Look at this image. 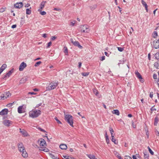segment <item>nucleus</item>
<instances>
[{
    "instance_id": "nucleus-1",
    "label": "nucleus",
    "mask_w": 159,
    "mask_h": 159,
    "mask_svg": "<svg viewBox=\"0 0 159 159\" xmlns=\"http://www.w3.org/2000/svg\"><path fill=\"white\" fill-rule=\"evenodd\" d=\"M41 114V111L39 110H32L29 112L30 116L33 118H36Z\"/></svg>"
},
{
    "instance_id": "nucleus-2",
    "label": "nucleus",
    "mask_w": 159,
    "mask_h": 159,
    "mask_svg": "<svg viewBox=\"0 0 159 159\" xmlns=\"http://www.w3.org/2000/svg\"><path fill=\"white\" fill-rule=\"evenodd\" d=\"M65 117L66 120L68 123H69L71 126L73 127L72 116L70 115L66 114L65 115Z\"/></svg>"
},
{
    "instance_id": "nucleus-3",
    "label": "nucleus",
    "mask_w": 159,
    "mask_h": 159,
    "mask_svg": "<svg viewBox=\"0 0 159 159\" xmlns=\"http://www.w3.org/2000/svg\"><path fill=\"white\" fill-rule=\"evenodd\" d=\"M58 83L56 81H53L50 83L48 86L47 87V90H50L55 89L58 85Z\"/></svg>"
},
{
    "instance_id": "nucleus-4",
    "label": "nucleus",
    "mask_w": 159,
    "mask_h": 159,
    "mask_svg": "<svg viewBox=\"0 0 159 159\" xmlns=\"http://www.w3.org/2000/svg\"><path fill=\"white\" fill-rule=\"evenodd\" d=\"M89 26L87 25H84L81 27V32L82 33H88L89 31Z\"/></svg>"
},
{
    "instance_id": "nucleus-5",
    "label": "nucleus",
    "mask_w": 159,
    "mask_h": 159,
    "mask_svg": "<svg viewBox=\"0 0 159 159\" xmlns=\"http://www.w3.org/2000/svg\"><path fill=\"white\" fill-rule=\"evenodd\" d=\"M25 109L26 106L25 105H23L20 106L17 108L18 112L19 113H24L25 112Z\"/></svg>"
},
{
    "instance_id": "nucleus-6",
    "label": "nucleus",
    "mask_w": 159,
    "mask_h": 159,
    "mask_svg": "<svg viewBox=\"0 0 159 159\" xmlns=\"http://www.w3.org/2000/svg\"><path fill=\"white\" fill-rule=\"evenodd\" d=\"M13 122L10 120L5 119L2 122L3 124L5 126L9 127L13 124Z\"/></svg>"
},
{
    "instance_id": "nucleus-7",
    "label": "nucleus",
    "mask_w": 159,
    "mask_h": 159,
    "mask_svg": "<svg viewBox=\"0 0 159 159\" xmlns=\"http://www.w3.org/2000/svg\"><path fill=\"white\" fill-rule=\"evenodd\" d=\"M71 42L73 44L76 46L78 47L80 49H82L83 48L82 46H81L80 44V43L77 41H74L72 39H70Z\"/></svg>"
},
{
    "instance_id": "nucleus-8",
    "label": "nucleus",
    "mask_w": 159,
    "mask_h": 159,
    "mask_svg": "<svg viewBox=\"0 0 159 159\" xmlns=\"http://www.w3.org/2000/svg\"><path fill=\"white\" fill-rule=\"evenodd\" d=\"M152 46L155 49H157L159 48V38L157 39L154 41Z\"/></svg>"
},
{
    "instance_id": "nucleus-9",
    "label": "nucleus",
    "mask_w": 159,
    "mask_h": 159,
    "mask_svg": "<svg viewBox=\"0 0 159 159\" xmlns=\"http://www.w3.org/2000/svg\"><path fill=\"white\" fill-rule=\"evenodd\" d=\"M135 74L137 77L139 79L140 81L141 82L143 83L144 82V80L142 78L140 74L138 72V71H135Z\"/></svg>"
},
{
    "instance_id": "nucleus-10",
    "label": "nucleus",
    "mask_w": 159,
    "mask_h": 159,
    "mask_svg": "<svg viewBox=\"0 0 159 159\" xmlns=\"http://www.w3.org/2000/svg\"><path fill=\"white\" fill-rule=\"evenodd\" d=\"M20 132L22 136L24 137H27L29 136V135L27 131L21 129H20Z\"/></svg>"
},
{
    "instance_id": "nucleus-11",
    "label": "nucleus",
    "mask_w": 159,
    "mask_h": 159,
    "mask_svg": "<svg viewBox=\"0 0 159 159\" xmlns=\"http://www.w3.org/2000/svg\"><path fill=\"white\" fill-rule=\"evenodd\" d=\"M26 66V64L24 62H22L19 67V70L20 71H22Z\"/></svg>"
},
{
    "instance_id": "nucleus-12",
    "label": "nucleus",
    "mask_w": 159,
    "mask_h": 159,
    "mask_svg": "<svg viewBox=\"0 0 159 159\" xmlns=\"http://www.w3.org/2000/svg\"><path fill=\"white\" fill-rule=\"evenodd\" d=\"M39 142L40 145L43 147H45L46 146V142L45 140L41 139L39 140Z\"/></svg>"
},
{
    "instance_id": "nucleus-13",
    "label": "nucleus",
    "mask_w": 159,
    "mask_h": 159,
    "mask_svg": "<svg viewBox=\"0 0 159 159\" xmlns=\"http://www.w3.org/2000/svg\"><path fill=\"white\" fill-rule=\"evenodd\" d=\"M8 112V110L7 109L5 108L2 110V111H0V115H7Z\"/></svg>"
},
{
    "instance_id": "nucleus-14",
    "label": "nucleus",
    "mask_w": 159,
    "mask_h": 159,
    "mask_svg": "<svg viewBox=\"0 0 159 159\" xmlns=\"http://www.w3.org/2000/svg\"><path fill=\"white\" fill-rule=\"evenodd\" d=\"M46 2V1H43L41 2L40 4V8L38 10L39 11H41L43 8Z\"/></svg>"
},
{
    "instance_id": "nucleus-15",
    "label": "nucleus",
    "mask_w": 159,
    "mask_h": 159,
    "mask_svg": "<svg viewBox=\"0 0 159 159\" xmlns=\"http://www.w3.org/2000/svg\"><path fill=\"white\" fill-rule=\"evenodd\" d=\"M23 6V4L22 2H20L19 3H17L14 5V7L15 8H20L21 7Z\"/></svg>"
},
{
    "instance_id": "nucleus-16",
    "label": "nucleus",
    "mask_w": 159,
    "mask_h": 159,
    "mask_svg": "<svg viewBox=\"0 0 159 159\" xmlns=\"http://www.w3.org/2000/svg\"><path fill=\"white\" fill-rule=\"evenodd\" d=\"M18 148L20 152L23 150V149H25L22 143H20L18 144Z\"/></svg>"
},
{
    "instance_id": "nucleus-17",
    "label": "nucleus",
    "mask_w": 159,
    "mask_h": 159,
    "mask_svg": "<svg viewBox=\"0 0 159 159\" xmlns=\"http://www.w3.org/2000/svg\"><path fill=\"white\" fill-rule=\"evenodd\" d=\"M21 152H22V155L24 157H28V154L25 149H23V150L21 151Z\"/></svg>"
},
{
    "instance_id": "nucleus-18",
    "label": "nucleus",
    "mask_w": 159,
    "mask_h": 159,
    "mask_svg": "<svg viewBox=\"0 0 159 159\" xmlns=\"http://www.w3.org/2000/svg\"><path fill=\"white\" fill-rule=\"evenodd\" d=\"M93 92L99 98H100L101 97V95L99 94V92L97 89H93Z\"/></svg>"
},
{
    "instance_id": "nucleus-19",
    "label": "nucleus",
    "mask_w": 159,
    "mask_h": 159,
    "mask_svg": "<svg viewBox=\"0 0 159 159\" xmlns=\"http://www.w3.org/2000/svg\"><path fill=\"white\" fill-rule=\"evenodd\" d=\"M27 81V77H25L22 78L20 81V84H23L25 83Z\"/></svg>"
},
{
    "instance_id": "nucleus-20",
    "label": "nucleus",
    "mask_w": 159,
    "mask_h": 159,
    "mask_svg": "<svg viewBox=\"0 0 159 159\" xmlns=\"http://www.w3.org/2000/svg\"><path fill=\"white\" fill-rule=\"evenodd\" d=\"M7 66L5 64L2 65L0 68V70L2 71L7 68Z\"/></svg>"
},
{
    "instance_id": "nucleus-21",
    "label": "nucleus",
    "mask_w": 159,
    "mask_h": 159,
    "mask_svg": "<svg viewBox=\"0 0 159 159\" xmlns=\"http://www.w3.org/2000/svg\"><path fill=\"white\" fill-rule=\"evenodd\" d=\"M3 94L5 96V97H6V99L10 97L11 95L9 92H6Z\"/></svg>"
},
{
    "instance_id": "nucleus-22",
    "label": "nucleus",
    "mask_w": 159,
    "mask_h": 159,
    "mask_svg": "<svg viewBox=\"0 0 159 159\" xmlns=\"http://www.w3.org/2000/svg\"><path fill=\"white\" fill-rule=\"evenodd\" d=\"M60 148L61 149H66L67 148V146L65 144H61L60 146Z\"/></svg>"
},
{
    "instance_id": "nucleus-23",
    "label": "nucleus",
    "mask_w": 159,
    "mask_h": 159,
    "mask_svg": "<svg viewBox=\"0 0 159 159\" xmlns=\"http://www.w3.org/2000/svg\"><path fill=\"white\" fill-rule=\"evenodd\" d=\"M112 114H116L117 116H119L120 115L119 111V110L117 109L113 110L112 111Z\"/></svg>"
},
{
    "instance_id": "nucleus-24",
    "label": "nucleus",
    "mask_w": 159,
    "mask_h": 159,
    "mask_svg": "<svg viewBox=\"0 0 159 159\" xmlns=\"http://www.w3.org/2000/svg\"><path fill=\"white\" fill-rule=\"evenodd\" d=\"M109 130L111 134V137H114L115 134H113L114 133V131L113 129L112 128L110 127Z\"/></svg>"
},
{
    "instance_id": "nucleus-25",
    "label": "nucleus",
    "mask_w": 159,
    "mask_h": 159,
    "mask_svg": "<svg viewBox=\"0 0 159 159\" xmlns=\"http://www.w3.org/2000/svg\"><path fill=\"white\" fill-rule=\"evenodd\" d=\"M141 2H142V5H143V6H144V7H145L146 10H147V11H148V8H147L148 5H147V4H146V2H144V1H143V0H141Z\"/></svg>"
},
{
    "instance_id": "nucleus-26",
    "label": "nucleus",
    "mask_w": 159,
    "mask_h": 159,
    "mask_svg": "<svg viewBox=\"0 0 159 159\" xmlns=\"http://www.w3.org/2000/svg\"><path fill=\"white\" fill-rule=\"evenodd\" d=\"M87 156L90 159H97L95 156L91 154H87Z\"/></svg>"
},
{
    "instance_id": "nucleus-27",
    "label": "nucleus",
    "mask_w": 159,
    "mask_h": 159,
    "mask_svg": "<svg viewBox=\"0 0 159 159\" xmlns=\"http://www.w3.org/2000/svg\"><path fill=\"white\" fill-rule=\"evenodd\" d=\"M159 118L157 116H156L154 119V125L156 126L159 121Z\"/></svg>"
},
{
    "instance_id": "nucleus-28",
    "label": "nucleus",
    "mask_w": 159,
    "mask_h": 159,
    "mask_svg": "<svg viewBox=\"0 0 159 159\" xmlns=\"http://www.w3.org/2000/svg\"><path fill=\"white\" fill-rule=\"evenodd\" d=\"M31 7H30V8H27L26 9V14L28 15H30L31 14Z\"/></svg>"
},
{
    "instance_id": "nucleus-29",
    "label": "nucleus",
    "mask_w": 159,
    "mask_h": 159,
    "mask_svg": "<svg viewBox=\"0 0 159 159\" xmlns=\"http://www.w3.org/2000/svg\"><path fill=\"white\" fill-rule=\"evenodd\" d=\"M13 72V70H11L8 71L6 74L7 75L8 77H9L10 75H11Z\"/></svg>"
},
{
    "instance_id": "nucleus-30",
    "label": "nucleus",
    "mask_w": 159,
    "mask_h": 159,
    "mask_svg": "<svg viewBox=\"0 0 159 159\" xmlns=\"http://www.w3.org/2000/svg\"><path fill=\"white\" fill-rule=\"evenodd\" d=\"M89 74V72H83L81 73V75L84 76H88Z\"/></svg>"
},
{
    "instance_id": "nucleus-31",
    "label": "nucleus",
    "mask_w": 159,
    "mask_h": 159,
    "mask_svg": "<svg viewBox=\"0 0 159 159\" xmlns=\"http://www.w3.org/2000/svg\"><path fill=\"white\" fill-rule=\"evenodd\" d=\"M63 157L65 159H75L74 158L71 157H69V156H63Z\"/></svg>"
},
{
    "instance_id": "nucleus-32",
    "label": "nucleus",
    "mask_w": 159,
    "mask_h": 159,
    "mask_svg": "<svg viewBox=\"0 0 159 159\" xmlns=\"http://www.w3.org/2000/svg\"><path fill=\"white\" fill-rule=\"evenodd\" d=\"M64 52L66 53V55H68V49L67 47H64Z\"/></svg>"
},
{
    "instance_id": "nucleus-33",
    "label": "nucleus",
    "mask_w": 159,
    "mask_h": 159,
    "mask_svg": "<svg viewBox=\"0 0 159 159\" xmlns=\"http://www.w3.org/2000/svg\"><path fill=\"white\" fill-rule=\"evenodd\" d=\"M153 37L156 38L157 36V32L154 31L152 34Z\"/></svg>"
},
{
    "instance_id": "nucleus-34",
    "label": "nucleus",
    "mask_w": 159,
    "mask_h": 159,
    "mask_svg": "<svg viewBox=\"0 0 159 159\" xmlns=\"http://www.w3.org/2000/svg\"><path fill=\"white\" fill-rule=\"evenodd\" d=\"M144 159H148L149 154H145L144 153Z\"/></svg>"
},
{
    "instance_id": "nucleus-35",
    "label": "nucleus",
    "mask_w": 159,
    "mask_h": 159,
    "mask_svg": "<svg viewBox=\"0 0 159 159\" xmlns=\"http://www.w3.org/2000/svg\"><path fill=\"white\" fill-rule=\"evenodd\" d=\"M154 66L157 69L159 68V64L157 62H155L154 63Z\"/></svg>"
},
{
    "instance_id": "nucleus-36",
    "label": "nucleus",
    "mask_w": 159,
    "mask_h": 159,
    "mask_svg": "<svg viewBox=\"0 0 159 159\" xmlns=\"http://www.w3.org/2000/svg\"><path fill=\"white\" fill-rule=\"evenodd\" d=\"M50 156L53 159H57V157H56L54 155H53L52 154H50Z\"/></svg>"
},
{
    "instance_id": "nucleus-37",
    "label": "nucleus",
    "mask_w": 159,
    "mask_h": 159,
    "mask_svg": "<svg viewBox=\"0 0 159 159\" xmlns=\"http://www.w3.org/2000/svg\"><path fill=\"white\" fill-rule=\"evenodd\" d=\"M0 97H1V100H3L6 99V97H5V96L3 94L0 95Z\"/></svg>"
},
{
    "instance_id": "nucleus-38",
    "label": "nucleus",
    "mask_w": 159,
    "mask_h": 159,
    "mask_svg": "<svg viewBox=\"0 0 159 159\" xmlns=\"http://www.w3.org/2000/svg\"><path fill=\"white\" fill-rule=\"evenodd\" d=\"M155 58L157 59H159V53H156L155 55Z\"/></svg>"
},
{
    "instance_id": "nucleus-39",
    "label": "nucleus",
    "mask_w": 159,
    "mask_h": 159,
    "mask_svg": "<svg viewBox=\"0 0 159 159\" xmlns=\"http://www.w3.org/2000/svg\"><path fill=\"white\" fill-rule=\"evenodd\" d=\"M117 48L118 50L120 52H122L124 50V48H123L117 47Z\"/></svg>"
},
{
    "instance_id": "nucleus-40",
    "label": "nucleus",
    "mask_w": 159,
    "mask_h": 159,
    "mask_svg": "<svg viewBox=\"0 0 159 159\" xmlns=\"http://www.w3.org/2000/svg\"><path fill=\"white\" fill-rule=\"evenodd\" d=\"M41 63V61H38V62H37L34 65V66L36 67L38 66L39 65H40Z\"/></svg>"
},
{
    "instance_id": "nucleus-41",
    "label": "nucleus",
    "mask_w": 159,
    "mask_h": 159,
    "mask_svg": "<svg viewBox=\"0 0 159 159\" xmlns=\"http://www.w3.org/2000/svg\"><path fill=\"white\" fill-rule=\"evenodd\" d=\"M148 151L150 154L152 155H153L154 154V152H153L152 151V150L149 147H148Z\"/></svg>"
},
{
    "instance_id": "nucleus-42",
    "label": "nucleus",
    "mask_w": 159,
    "mask_h": 159,
    "mask_svg": "<svg viewBox=\"0 0 159 159\" xmlns=\"http://www.w3.org/2000/svg\"><path fill=\"white\" fill-rule=\"evenodd\" d=\"M76 21L75 20H73V21H72L70 22V25L71 26H74V25L75 24Z\"/></svg>"
},
{
    "instance_id": "nucleus-43",
    "label": "nucleus",
    "mask_w": 159,
    "mask_h": 159,
    "mask_svg": "<svg viewBox=\"0 0 159 159\" xmlns=\"http://www.w3.org/2000/svg\"><path fill=\"white\" fill-rule=\"evenodd\" d=\"M154 106L152 107L150 109V110H151V111H152V112L153 111H156L157 110V109L155 108L154 107ZM151 113H152V112H151Z\"/></svg>"
},
{
    "instance_id": "nucleus-44",
    "label": "nucleus",
    "mask_w": 159,
    "mask_h": 159,
    "mask_svg": "<svg viewBox=\"0 0 159 159\" xmlns=\"http://www.w3.org/2000/svg\"><path fill=\"white\" fill-rule=\"evenodd\" d=\"M54 119L58 124H61V122L57 118V117H55Z\"/></svg>"
},
{
    "instance_id": "nucleus-45",
    "label": "nucleus",
    "mask_w": 159,
    "mask_h": 159,
    "mask_svg": "<svg viewBox=\"0 0 159 159\" xmlns=\"http://www.w3.org/2000/svg\"><path fill=\"white\" fill-rule=\"evenodd\" d=\"M14 102L12 103H10L7 104V106L8 107H11L14 104Z\"/></svg>"
},
{
    "instance_id": "nucleus-46",
    "label": "nucleus",
    "mask_w": 159,
    "mask_h": 159,
    "mask_svg": "<svg viewBox=\"0 0 159 159\" xmlns=\"http://www.w3.org/2000/svg\"><path fill=\"white\" fill-rule=\"evenodd\" d=\"M114 137H112L111 141L114 143L115 144H117V143H116V139H114Z\"/></svg>"
},
{
    "instance_id": "nucleus-47",
    "label": "nucleus",
    "mask_w": 159,
    "mask_h": 159,
    "mask_svg": "<svg viewBox=\"0 0 159 159\" xmlns=\"http://www.w3.org/2000/svg\"><path fill=\"white\" fill-rule=\"evenodd\" d=\"M106 140L107 143H108L109 142V140L108 136H106Z\"/></svg>"
},
{
    "instance_id": "nucleus-48",
    "label": "nucleus",
    "mask_w": 159,
    "mask_h": 159,
    "mask_svg": "<svg viewBox=\"0 0 159 159\" xmlns=\"http://www.w3.org/2000/svg\"><path fill=\"white\" fill-rule=\"evenodd\" d=\"M40 14L42 15H44L46 14V13L45 11H41Z\"/></svg>"
},
{
    "instance_id": "nucleus-49",
    "label": "nucleus",
    "mask_w": 159,
    "mask_h": 159,
    "mask_svg": "<svg viewBox=\"0 0 159 159\" xmlns=\"http://www.w3.org/2000/svg\"><path fill=\"white\" fill-rule=\"evenodd\" d=\"M5 8H2L0 9V12H3L5 11Z\"/></svg>"
},
{
    "instance_id": "nucleus-50",
    "label": "nucleus",
    "mask_w": 159,
    "mask_h": 159,
    "mask_svg": "<svg viewBox=\"0 0 159 159\" xmlns=\"http://www.w3.org/2000/svg\"><path fill=\"white\" fill-rule=\"evenodd\" d=\"M38 129H39V130H40L41 131H42L44 132H45V131L43 129H42L40 127H39Z\"/></svg>"
},
{
    "instance_id": "nucleus-51",
    "label": "nucleus",
    "mask_w": 159,
    "mask_h": 159,
    "mask_svg": "<svg viewBox=\"0 0 159 159\" xmlns=\"http://www.w3.org/2000/svg\"><path fill=\"white\" fill-rule=\"evenodd\" d=\"M28 94L31 95H35L36 94V93L33 92H29L28 93Z\"/></svg>"
},
{
    "instance_id": "nucleus-52",
    "label": "nucleus",
    "mask_w": 159,
    "mask_h": 159,
    "mask_svg": "<svg viewBox=\"0 0 159 159\" xmlns=\"http://www.w3.org/2000/svg\"><path fill=\"white\" fill-rule=\"evenodd\" d=\"M43 151L45 152H48L49 151V150L47 148H43Z\"/></svg>"
},
{
    "instance_id": "nucleus-53",
    "label": "nucleus",
    "mask_w": 159,
    "mask_h": 159,
    "mask_svg": "<svg viewBox=\"0 0 159 159\" xmlns=\"http://www.w3.org/2000/svg\"><path fill=\"white\" fill-rule=\"evenodd\" d=\"M105 59V56H103L101 57V58L100 60L101 61H102Z\"/></svg>"
},
{
    "instance_id": "nucleus-54",
    "label": "nucleus",
    "mask_w": 159,
    "mask_h": 159,
    "mask_svg": "<svg viewBox=\"0 0 159 159\" xmlns=\"http://www.w3.org/2000/svg\"><path fill=\"white\" fill-rule=\"evenodd\" d=\"M51 44H52V43H51V42H49L48 43V46L47 47V48H49V47L51 45Z\"/></svg>"
},
{
    "instance_id": "nucleus-55",
    "label": "nucleus",
    "mask_w": 159,
    "mask_h": 159,
    "mask_svg": "<svg viewBox=\"0 0 159 159\" xmlns=\"http://www.w3.org/2000/svg\"><path fill=\"white\" fill-rule=\"evenodd\" d=\"M125 159H132V158L129 156H125Z\"/></svg>"
},
{
    "instance_id": "nucleus-56",
    "label": "nucleus",
    "mask_w": 159,
    "mask_h": 159,
    "mask_svg": "<svg viewBox=\"0 0 159 159\" xmlns=\"http://www.w3.org/2000/svg\"><path fill=\"white\" fill-rule=\"evenodd\" d=\"M157 76L156 74H153V78L154 79H156L157 78Z\"/></svg>"
},
{
    "instance_id": "nucleus-57",
    "label": "nucleus",
    "mask_w": 159,
    "mask_h": 159,
    "mask_svg": "<svg viewBox=\"0 0 159 159\" xmlns=\"http://www.w3.org/2000/svg\"><path fill=\"white\" fill-rule=\"evenodd\" d=\"M149 96L150 97L152 98L153 97V92H151L149 94Z\"/></svg>"
},
{
    "instance_id": "nucleus-58",
    "label": "nucleus",
    "mask_w": 159,
    "mask_h": 159,
    "mask_svg": "<svg viewBox=\"0 0 159 159\" xmlns=\"http://www.w3.org/2000/svg\"><path fill=\"white\" fill-rule=\"evenodd\" d=\"M42 104V103H40L38 104H37L35 107V108H38L39 106H41Z\"/></svg>"
},
{
    "instance_id": "nucleus-59",
    "label": "nucleus",
    "mask_w": 159,
    "mask_h": 159,
    "mask_svg": "<svg viewBox=\"0 0 159 159\" xmlns=\"http://www.w3.org/2000/svg\"><path fill=\"white\" fill-rule=\"evenodd\" d=\"M7 78H8L7 77V74H6L5 75H3L2 78L3 79H6Z\"/></svg>"
},
{
    "instance_id": "nucleus-60",
    "label": "nucleus",
    "mask_w": 159,
    "mask_h": 159,
    "mask_svg": "<svg viewBox=\"0 0 159 159\" xmlns=\"http://www.w3.org/2000/svg\"><path fill=\"white\" fill-rule=\"evenodd\" d=\"M56 38H57L56 37H55V36H52L51 37V39L52 40H55Z\"/></svg>"
},
{
    "instance_id": "nucleus-61",
    "label": "nucleus",
    "mask_w": 159,
    "mask_h": 159,
    "mask_svg": "<svg viewBox=\"0 0 159 159\" xmlns=\"http://www.w3.org/2000/svg\"><path fill=\"white\" fill-rule=\"evenodd\" d=\"M47 34H44L42 35V37L44 38H46L47 37Z\"/></svg>"
},
{
    "instance_id": "nucleus-62",
    "label": "nucleus",
    "mask_w": 159,
    "mask_h": 159,
    "mask_svg": "<svg viewBox=\"0 0 159 159\" xmlns=\"http://www.w3.org/2000/svg\"><path fill=\"white\" fill-rule=\"evenodd\" d=\"M30 4L29 3H27V4L25 6V7H30Z\"/></svg>"
},
{
    "instance_id": "nucleus-63",
    "label": "nucleus",
    "mask_w": 159,
    "mask_h": 159,
    "mask_svg": "<svg viewBox=\"0 0 159 159\" xmlns=\"http://www.w3.org/2000/svg\"><path fill=\"white\" fill-rule=\"evenodd\" d=\"M16 25H13L11 26V28H16Z\"/></svg>"
},
{
    "instance_id": "nucleus-64",
    "label": "nucleus",
    "mask_w": 159,
    "mask_h": 159,
    "mask_svg": "<svg viewBox=\"0 0 159 159\" xmlns=\"http://www.w3.org/2000/svg\"><path fill=\"white\" fill-rule=\"evenodd\" d=\"M117 157L119 159H123L119 155H117Z\"/></svg>"
}]
</instances>
